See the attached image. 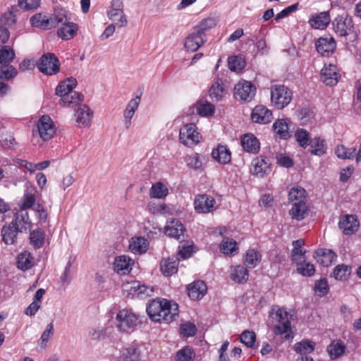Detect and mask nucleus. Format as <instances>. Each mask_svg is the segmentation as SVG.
I'll return each instance as SVG.
<instances>
[{"label": "nucleus", "instance_id": "obj_1", "mask_svg": "<svg viewBox=\"0 0 361 361\" xmlns=\"http://www.w3.org/2000/svg\"><path fill=\"white\" fill-rule=\"evenodd\" d=\"M149 317L156 322L170 323L178 315V306L166 299L150 300L146 308Z\"/></svg>", "mask_w": 361, "mask_h": 361}, {"label": "nucleus", "instance_id": "obj_2", "mask_svg": "<svg viewBox=\"0 0 361 361\" xmlns=\"http://www.w3.org/2000/svg\"><path fill=\"white\" fill-rule=\"evenodd\" d=\"M76 85V79L71 77L61 82L56 87V94L61 97L60 104L63 106H69L71 104H79L83 101L82 94L72 91Z\"/></svg>", "mask_w": 361, "mask_h": 361}, {"label": "nucleus", "instance_id": "obj_3", "mask_svg": "<svg viewBox=\"0 0 361 361\" xmlns=\"http://www.w3.org/2000/svg\"><path fill=\"white\" fill-rule=\"evenodd\" d=\"M292 97V92L284 85H275L271 89V103L277 109H282L288 106Z\"/></svg>", "mask_w": 361, "mask_h": 361}, {"label": "nucleus", "instance_id": "obj_4", "mask_svg": "<svg viewBox=\"0 0 361 361\" xmlns=\"http://www.w3.org/2000/svg\"><path fill=\"white\" fill-rule=\"evenodd\" d=\"M333 25L337 35L346 37L352 35L354 39L357 37V33L354 32L353 19L348 15L338 16L334 20Z\"/></svg>", "mask_w": 361, "mask_h": 361}, {"label": "nucleus", "instance_id": "obj_5", "mask_svg": "<svg viewBox=\"0 0 361 361\" xmlns=\"http://www.w3.org/2000/svg\"><path fill=\"white\" fill-rule=\"evenodd\" d=\"M37 66L40 72L47 75H55L60 70L59 60L52 53L43 54L40 57Z\"/></svg>", "mask_w": 361, "mask_h": 361}, {"label": "nucleus", "instance_id": "obj_6", "mask_svg": "<svg viewBox=\"0 0 361 361\" xmlns=\"http://www.w3.org/2000/svg\"><path fill=\"white\" fill-rule=\"evenodd\" d=\"M117 328L122 331L133 330L138 324V317L128 310H121L116 315Z\"/></svg>", "mask_w": 361, "mask_h": 361}, {"label": "nucleus", "instance_id": "obj_7", "mask_svg": "<svg viewBox=\"0 0 361 361\" xmlns=\"http://www.w3.org/2000/svg\"><path fill=\"white\" fill-rule=\"evenodd\" d=\"M196 130L197 127L194 123L185 125L180 130V141L188 147H192L199 143L200 135Z\"/></svg>", "mask_w": 361, "mask_h": 361}, {"label": "nucleus", "instance_id": "obj_8", "mask_svg": "<svg viewBox=\"0 0 361 361\" xmlns=\"http://www.w3.org/2000/svg\"><path fill=\"white\" fill-rule=\"evenodd\" d=\"M279 324L274 327V332L276 335L287 334L285 337L286 339L290 338L289 331L291 330L290 319L292 315L290 314L283 308H279L276 312Z\"/></svg>", "mask_w": 361, "mask_h": 361}, {"label": "nucleus", "instance_id": "obj_9", "mask_svg": "<svg viewBox=\"0 0 361 361\" xmlns=\"http://www.w3.org/2000/svg\"><path fill=\"white\" fill-rule=\"evenodd\" d=\"M107 16L112 21L118 20L116 25L119 27H125L128 24L127 18L123 13V4L121 0L111 1Z\"/></svg>", "mask_w": 361, "mask_h": 361}, {"label": "nucleus", "instance_id": "obj_10", "mask_svg": "<svg viewBox=\"0 0 361 361\" xmlns=\"http://www.w3.org/2000/svg\"><path fill=\"white\" fill-rule=\"evenodd\" d=\"M256 88L249 81L238 82L234 87V96L236 99L250 102L255 95Z\"/></svg>", "mask_w": 361, "mask_h": 361}, {"label": "nucleus", "instance_id": "obj_11", "mask_svg": "<svg viewBox=\"0 0 361 361\" xmlns=\"http://www.w3.org/2000/svg\"><path fill=\"white\" fill-rule=\"evenodd\" d=\"M37 128V133L44 140H48L51 139L55 133L54 123L51 118L47 115L42 116L39 119Z\"/></svg>", "mask_w": 361, "mask_h": 361}, {"label": "nucleus", "instance_id": "obj_12", "mask_svg": "<svg viewBox=\"0 0 361 361\" xmlns=\"http://www.w3.org/2000/svg\"><path fill=\"white\" fill-rule=\"evenodd\" d=\"M207 40V35H202L195 28H192L185 41V48L188 51H196Z\"/></svg>", "mask_w": 361, "mask_h": 361}, {"label": "nucleus", "instance_id": "obj_13", "mask_svg": "<svg viewBox=\"0 0 361 361\" xmlns=\"http://www.w3.org/2000/svg\"><path fill=\"white\" fill-rule=\"evenodd\" d=\"M216 201L208 195H200L195 197V209L198 213H209L214 209Z\"/></svg>", "mask_w": 361, "mask_h": 361}, {"label": "nucleus", "instance_id": "obj_14", "mask_svg": "<svg viewBox=\"0 0 361 361\" xmlns=\"http://www.w3.org/2000/svg\"><path fill=\"white\" fill-rule=\"evenodd\" d=\"M317 51L323 56H329L334 52L336 43L333 37H320L315 44Z\"/></svg>", "mask_w": 361, "mask_h": 361}, {"label": "nucleus", "instance_id": "obj_15", "mask_svg": "<svg viewBox=\"0 0 361 361\" xmlns=\"http://www.w3.org/2000/svg\"><path fill=\"white\" fill-rule=\"evenodd\" d=\"M252 120L255 123H269L273 119L271 111L264 106H257L252 111Z\"/></svg>", "mask_w": 361, "mask_h": 361}, {"label": "nucleus", "instance_id": "obj_16", "mask_svg": "<svg viewBox=\"0 0 361 361\" xmlns=\"http://www.w3.org/2000/svg\"><path fill=\"white\" fill-rule=\"evenodd\" d=\"M186 230L184 226L178 220H172L167 222L165 227V233L171 238L181 240V237L184 239V233Z\"/></svg>", "mask_w": 361, "mask_h": 361}, {"label": "nucleus", "instance_id": "obj_17", "mask_svg": "<svg viewBox=\"0 0 361 361\" xmlns=\"http://www.w3.org/2000/svg\"><path fill=\"white\" fill-rule=\"evenodd\" d=\"M11 224L18 229L20 233L26 232L30 228L31 222L29 219L28 212L25 209H20L15 214L14 218Z\"/></svg>", "mask_w": 361, "mask_h": 361}, {"label": "nucleus", "instance_id": "obj_18", "mask_svg": "<svg viewBox=\"0 0 361 361\" xmlns=\"http://www.w3.org/2000/svg\"><path fill=\"white\" fill-rule=\"evenodd\" d=\"M338 226L345 235L354 233L359 227V221L353 215H345L339 221Z\"/></svg>", "mask_w": 361, "mask_h": 361}, {"label": "nucleus", "instance_id": "obj_19", "mask_svg": "<svg viewBox=\"0 0 361 361\" xmlns=\"http://www.w3.org/2000/svg\"><path fill=\"white\" fill-rule=\"evenodd\" d=\"M269 164L267 159L262 156L257 157L252 161L250 173L257 177L263 178L267 174Z\"/></svg>", "mask_w": 361, "mask_h": 361}, {"label": "nucleus", "instance_id": "obj_20", "mask_svg": "<svg viewBox=\"0 0 361 361\" xmlns=\"http://www.w3.org/2000/svg\"><path fill=\"white\" fill-rule=\"evenodd\" d=\"M128 290L129 293L132 295V297L137 296L144 298L152 295L154 288L141 284L139 281H133L129 285V289Z\"/></svg>", "mask_w": 361, "mask_h": 361}, {"label": "nucleus", "instance_id": "obj_21", "mask_svg": "<svg viewBox=\"0 0 361 361\" xmlns=\"http://www.w3.org/2000/svg\"><path fill=\"white\" fill-rule=\"evenodd\" d=\"M207 287L202 281H196L188 287V296L192 300H200L207 293Z\"/></svg>", "mask_w": 361, "mask_h": 361}, {"label": "nucleus", "instance_id": "obj_22", "mask_svg": "<svg viewBox=\"0 0 361 361\" xmlns=\"http://www.w3.org/2000/svg\"><path fill=\"white\" fill-rule=\"evenodd\" d=\"M321 78L326 85L334 86L336 85L338 82L336 66L332 64L324 66L321 71Z\"/></svg>", "mask_w": 361, "mask_h": 361}, {"label": "nucleus", "instance_id": "obj_23", "mask_svg": "<svg viewBox=\"0 0 361 361\" xmlns=\"http://www.w3.org/2000/svg\"><path fill=\"white\" fill-rule=\"evenodd\" d=\"M314 257L318 263L329 267L336 261V255L331 250L318 249L315 251Z\"/></svg>", "mask_w": 361, "mask_h": 361}, {"label": "nucleus", "instance_id": "obj_24", "mask_svg": "<svg viewBox=\"0 0 361 361\" xmlns=\"http://www.w3.org/2000/svg\"><path fill=\"white\" fill-rule=\"evenodd\" d=\"M212 158L221 164H228L231 161V153L226 146L219 145L212 152Z\"/></svg>", "mask_w": 361, "mask_h": 361}, {"label": "nucleus", "instance_id": "obj_25", "mask_svg": "<svg viewBox=\"0 0 361 361\" xmlns=\"http://www.w3.org/2000/svg\"><path fill=\"white\" fill-rule=\"evenodd\" d=\"M92 114L93 113L91 109L86 105H83L78 108L75 114L76 122L78 126L83 128L90 126L92 121Z\"/></svg>", "mask_w": 361, "mask_h": 361}, {"label": "nucleus", "instance_id": "obj_26", "mask_svg": "<svg viewBox=\"0 0 361 361\" xmlns=\"http://www.w3.org/2000/svg\"><path fill=\"white\" fill-rule=\"evenodd\" d=\"M133 264V261L127 255H121L115 258L114 270L118 274H126L128 273Z\"/></svg>", "mask_w": 361, "mask_h": 361}, {"label": "nucleus", "instance_id": "obj_27", "mask_svg": "<svg viewBox=\"0 0 361 361\" xmlns=\"http://www.w3.org/2000/svg\"><path fill=\"white\" fill-rule=\"evenodd\" d=\"M241 145L248 152L257 154L260 149L259 142L252 134H245L241 138Z\"/></svg>", "mask_w": 361, "mask_h": 361}, {"label": "nucleus", "instance_id": "obj_28", "mask_svg": "<svg viewBox=\"0 0 361 361\" xmlns=\"http://www.w3.org/2000/svg\"><path fill=\"white\" fill-rule=\"evenodd\" d=\"M30 23L32 26L39 27L43 30H49L54 27V24L50 16L42 15V13H37L31 17Z\"/></svg>", "mask_w": 361, "mask_h": 361}, {"label": "nucleus", "instance_id": "obj_29", "mask_svg": "<svg viewBox=\"0 0 361 361\" xmlns=\"http://www.w3.org/2000/svg\"><path fill=\"white\" fill-rule=\"evenodd\" d=\"M290 123V121L288 118L277 119L274 122L273 125L274 130L280 138L286 140L290 137L289 133Z\"/></svg>", "mask_w": 361, "mask_h": 361}, {"label": "nucleus", "instance_id": "obj_30", "mask_svg": "<svg viewBox=\"0 0 361 361\" xmlns=\"http://www.w3.org/2000/svg\"><path fill=\"white\" fill-rule=\"evenodd\" d=\"M308 214V207L306 202H297L293 203V207L289 211L290 216L297 221L304 219Z\"/></svg>", "mask_w": 361, "mask_h": 361}, {"label": "nucleus", "instance_id": "obj_31", "mask_svg": "<svg viewBox=\"0 0 361 361\" xmlns=\"http://www.w3.org/2000/svg\"><path fill=\"white\" fill-rule=\"evenodd\" d=\"M20 233L18 227L11 224L4 226L1 229L2 240L6 245H13L16 242L17 235Z\"/></svg>", "mask_w": 361, "mask_h": 361}, {"label": "nucleus", "instance_id": "obj_32", "mask_svg": "<svg viewBox=\"0 0 361 361\" xmlns=\"http://www.w3.org/2000/svg\"><path fill=\"white\" fill-rule=\"evenodd\" d=\"M309 23L315 29L324 30L330 23V17L328 12H322L315 16H312Z\"/></svg>", "mask_w": 361, "mask_h": 361}, {"label": "nucleus", "instance_id": "obj_33", "mask_svg": "<svg viewBox=\"0 0 361 361\" xmlns=\"http://www.w3.org/2000/svg\"><path fill=\"white\" fill-rule=\"evenodd\" d=\"M345 345L340 340H334L327 347V352L332 360L337 359L345 352Z\"/></svg>", "mask_w": 361, "mask_h": 361}, {"label": "nucleus", "instance_id": "obj_34", "mask_svg": "<svg viewBox=\"0 0 361 361\" xmlns=\"http://www.w3.org/2000/svg\"><path fill=\"white\" fill-rule=\"evenodd\" d=\"M314 342L307 339L302 340L294 345V350L300 356H308V354L314 351Z\"/></svg>", "mask_w": 361, "mask_h": 361}, {"label": "nucleus", "instance_id": "obj_35", "mask_svg": "<svg viewBox=\"0 0 361 361\" xmlns=\"http://www.w3.org/2000/svg\"><path fill=\"white\" fill-rule=\"evenodd\" d=\"M78 25L73 23H64L58 30V35L63 40L72 39L77 33Z\"/></svg>", "mask_w": 361, "mask_h": 361}, {"label": "nucleus", "instance_id": "obj_36", "mask_svg": "<svg viewBox=\"0 0 361 361\" xmlns=\"http://www.w3.org/2000/svg\"><path fill=\"white\" fill-rule=\"evenodd\" d=\"M248 271L242 265L234 267L231 274V279L238 283L245 282L248 279Z\"/></svg>", "mask_w": 361, "mask_h": 361}, {"label": "nucleus", "instance_id": "obj_37", "mask_svg": "<svg viewBox=\"0 0 361 361\" xmlns=\"http://www.w3.org/2000/svg\"><path fill=\"white\" fill-rule=\"evenodd\" d=\"M309 145L311 147V154L314 155L322 156L326 153V145L319 137L312 139Z\"/></svg>", "mask_w": 361, "mask_h": 361}, {"label": "nucleus", "instance_id": "obj_38", "mask_svg": "<svg viewBox=\"0 0 361 361\" xmlns=\"http://www.w3.org/2000/svg\"><path fill=\"white\" fill-rule=\"evenodd\" d=\"M179 262L177 259H165L161 262V270L164 275L171 276L178 271Z\"/></svg>", "mask_w": 361, "mask_h": 361}, {"label": "nucleus", "instance_id": "obj_39", "mask_svg": "<svg viewBox=\"0 0 361 361\" xmlns=\"http://www.w3.org/2000/svg\"><path fill=\"white\" fill-rule=\"evenodd\" d=\"M148 247L147 240L143 237L133 238L129 248L134 253L142 254L147 251Z\"/></svg>", "mask_w": 361, "mask_h": 361}, {"label": "nucleus", "instance_id": "obj_40", "mask_svg": "<svg viewBox=\"0 0 361 361\" xmlns=\"http://www.w3.org/2000/svg\"><path fill=\"white\" fill-rule=\"evenodd\" d=\"M226 94L221 80H217L209 89V96L213 100L219 101Z\"/></svg>", "mask_w": 361, "mask_h": 361}, {"label": "nucleus", "instance_id": "obj_41", "mask_svg": "<svg viewBox=\"0 0 361 361\" xmlns=\"http://www.w3.org/2000/svg\"><path fill=\"white\" fill-rule=\"evenodd\" d=\"M33 266V257L27 252L20 254L18 257L17 267L18 269L26 271Z\"/></svg>", "mask_w": 361, "mask_h": 361}, {"label": "nucleus", "instance_id": "obj_42", "mask_svg": "<svg viewBox=\"0 0 361 361\" xmlns=\"http://www.w3.org/2000/svg\"><path fill=\"white\" fill-rule=\"evenodd\" d=\"M15 51L11 46L6 45L1 47L0 64H9L15 59Z\"/></svg>", "mask_w": 361, "mask_h": 361}, {"label": "nucleus", "instance_id": "obj_43", "mask_svg": "<svg viewBox=\"0 0 361 361\" xmlns=\"http://www.w3.org/2000/svg\"><path fill=\"white\" fill-rule=\"evenodd\" d=\"M216 25V20L214 18L210 17L200 21L195 28L202 35H206V32Z\"/></svg>", "mask_w": 361, "mask_h": 361}, {"label": "nucleus", "instance_id": "obj_44", "mask_svg": "<svg viewBox=\"0 0 361 361\" xmlns=\"http://www.w3.org/2000/svg\"><path fill=\"white\" fill-rule=\"evenodd\" d=\"M356 147L348 148L341 145H338L335 149L336 156L341 159H353L355 156Z\"/></svg>", "mask_w": 361, "mask_h": 361}, {"label": "nucleus", "instance_id": "obj_45", "mask_svg": "<svg viewBox=\"0 0 361 361\" xmlns=\"http://www.w3.org/2000/svg\"><path fill=\"white\" fill-rule=\"evenodd\" d=\"M261 255L255 250H248L244 259V264L247 268H254L259 262Z\"/></svg>", "mask_w": 361, "mask_h": 361}, {"label": "nucleus", "instance_id": "obj_46", "mask_svg": "<svg viewBox=\"0 0 361 361\" xmlns=\"http://www.w3.org/2000/svg\"><path fill=\"white\" fill-rule=\"evenodd\" d=\"M351 273V267L346 264H338L333 271V276L336 280H345Z\"/></svg>", "mask_w": 361, "mask_h": 361}, {"label": "nucleus", "instance_id": "obj_47", "mask_svg": "<svg viewBox=\"0 0 361 361\" xmlns=\"http://www.w3.org/2000/svg\"><path fill=\"white\" fill-rule=\"evenodd\" d=\"M288 200L293 203L306 202V191L302 187L293 188L288 193Z\"/></svg>", "mask_w": 361, "mask_h": 361}, {"label": "nucleus", "instance_id": "obj_48", "mask_svg": "<svg viewBox=\"0 0 361 361\" xmlns=\"http://www.w3.org/2000/svg\"><path fill=\"white\" fill-rule=\"evenodd\" d=\"M195 353L190 346H185L179 350L176 355V361H193Z\"/></svg>", "mask_w": 361, "mask_h": 361}, {"label": "nucleus", "instance_id": "obj_49", "mask_svg": "<svg viewBox=\"0 0 361 361\" xmlns=\"http://www.w3.org/2000/svg\"><path fill=\"white\" fill-rule=\"evenodd\" d=\"M150 197L161 199L168 195V188L161 182L153 184L149 191Z\"/></svg>", "mask_w": 361, "mask_h": 361}, {"label": "nucleus", "instance_id": "obj_50", "mask_svg": "<svg viewBox=\"0 0 361 361\" xmlns=\"http://www.w3.org/2000/svg\"><path fill=\"white\" fill-rule=\"evenodd\" d=\"M305 241L302 239L293 241V250L291 252V258L293 261L300 260L304 258L305 251H303L302 247L304 245Z\"/></svg>", "mask_w": 361, "mask_h": 361}, {"label": "nucleus", "instance_id": "obj_51", "mask_svg": "<svg viewBox=\"0 0 361 361\" xmlns=\"http://www.w3.org/2000/svg\"><path fill=\"white\" fill-rule=\"evenodd\" d=\"M228 66L231 71H240L244 68L245 61L240 56H233L228 58Z\"/></svg>", "mask_w": 361, "mask_h": 361}, {"label": "nucleus", "instance_id": "obj_52", "mask_svg": "<svg viewBox=\"0 0 361 361\" xmlns=\"http://www.w3.org/2000/svg\"><path fill=\"white\" fill-rule=\"evenodd\" d=\"M295 137L299 145L303 148H306L312 140L309 133L304 129L297 130L295 133Z\"/></svg>", "mask_w": 361, "mask_h": 361}, {"label": "nucleus", "instance_id": "obj_53", "mask_svg": "<svg viewBox=\"0 0 361 361\" xmlns=\"http://www.w3.org/2000/svg\"><path fill=\"white\" fill-rule=\"evenodd\" d=\"M197 111L199 115L202 116H209L214 114V106L208 102H204L197 104Z\"/></svg>", "mask_w": 361, "mask_h": 361}, {"label": "nucleus", "instance_id": "obj_54", "mask_svg": "<svg viewBox=\"0 0 361 361\" xmlns=\"http://www.w3.org/2000/svg\"><path fill=\"white\" fill-rule=\"evenodd\" d=\"M30 243L35 248L41 247L44 244V233L41 230H35L30 235Z\"/></svg>", "mask_w": 361, "mask_h": 361}, {"label": "nucleus", "instance_id": "obj_55", "mask_svg": "<svg viewBox=\"0 0 361 361\" xmlns=\"http://www.w3.org/2000/svg\"><path fill=\"white\" fill-rule=\"evenodd\" d=\"M297 270L298 273L305 276H312L315 272L314 265L310 262H305V260L302 262L298 263Z\"/></svg>", "mask_w": 361, "mask_h": 361}, {"label": "nucleus", "instance_id": "obj_56", "mask_svg": "<svg viewBox=\"0 0 361 361\" xmlns=\"http://www.w3.org/2000/svg\"><path fill=\"white\" fill-rule=\"evenodd\" d=\"M221 250L225 255H232L237 250V243L235 240L230 238L224 239L220 245Z\"/></svg>", "mask_w": 361, "mask_h": 361}, {"label": "nucleus", "instance_id": "obj_57", "mask_svg": "<svg viewBox=\"0 0 361 361\" xmlns=\"http://www.w3.org/2000/svg\"><path fill=\"white\" fill-rule=\"evenodd\" d=\"M17 70L9 64L1 65L0 67V80H9L17 75Z\"/></svg>", "mask_w": 361, "mask_h": 361}, {"label": "nucleus", "instance_id": "obj_58", "mask_svg": "<svg viewBox=\"0 0 361 361\" xmlns=\"http://www.w3.org/2000/svg\"><path fill=\"white\" fill-rule=\"evenodd\" d=\"M140 353L138 348L131 346L126 349L122 361H140Z\"/></svg>", "mask_w": 361, "mask_h": 361}, {"label": "nucleus", "instance_id": "obj_59", "mask_svg": "<svg viewBox=\"0 0 361 361\" xmlns=\"http://www.w3.org/2000/svg\"><path fill=\"white\" fill-rule=\"evenodd\" d=\"M256 341V335L254 331L245 330L240 335V341L248 348H252Z\"/></svg>", "mask_w": 361, "mask_h": 361}, {"label": "nucleus", "instance_id": "obj_60", "mask_svg": "<svg viewBox=\"0 0 361 361\" xmlns=\"http://www.w3.org/2000/svg\"><path fill=\"white\" fill-rule=\"evenodd\" d=\"M192 252V245H190L189 243L185 242L184 239H182L178 246V255L183 259H186L190 257Z\"/></svg>", "mask_w": 361, "mask_h": 361}, {"label": "nucleus", "instance_id": "obj_61", "mask_svg": "<svg viewBox=\"0 0 361 361\" xmlns=\"http://www.w3.org/2000/svg\"><path fill=\"white\" fill-rule=\"evenodd\" d=\"M180 330V334L186 337L193 336L196 334L197 332V328L195 325L191 322H186L181 324Z\"/></svg>", "mask_w": 361, "mask_h": 361}, {"label": "nucleus", "instance_id": "obj_62", "mask_svg": "<svg viewBox=\"0 0 361 361\" xmlns=\"http://www.w3.org/2000/svg\"><path fill=\"white\" fill-rule=\"evenodd\" d=\"M21 209L27 211L31 208L35 202V197L31 192H26L20 201Z\"/></svg>", "mask_w": 361, "mask_h": 361}, {"label": "nucleus", "instance_id": "obj_63", "mask_svg": "<svg viewBox=\"0 0 361 361\" xmlns=\"http://www.w3.org/2000/svg\"><path fill=\"white\" fill-rule=\"evenodd\" d=\"M40 5V0H18L20 8L29 11L37 8Z\"/></svg>", "mask_w": 361, "mask_h": 361}, {"label": "nucleus", "instance_id": "obj_64", "mask_svg": "<svg viewBox=\"0 0 361 361\" xmlns=\"http://www.w3.org/2000/svg\"><path fill=\"white\" fill-rule=\"evenodd\" d=\"M0 142L1 146L5 149H10L16 145V142L11 134H3L0 137Z\"/></svg>", "mask_w": 361, "mask_h": 361}]
</instances>
